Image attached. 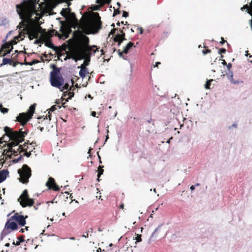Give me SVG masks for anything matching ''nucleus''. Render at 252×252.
<instances>
[{"mask_svg":"<svg viewBox=\"0 0 252 252\" xmlns=\"http://www.w3.org/2000/svg\"><path fill=\"white\" fill-rule=\"evenodd\" d=\"M8 174L9 171L7 169L0 171V183L3 182L6 179Z\"/></svg>","mask_w":252,"mask_h":252,"instance_id":"17","label":"nucleus"},{"mask_svg":"<svg viewBox=\"0 0 252 252\" xmlns=\"http://www.w3.org/2000/svg\"><path fill=\"white\" fill-rule=\"evenodd\" d=\"M32 17H20L22 19L19 23V27L20 29L24 28L26 31L30 40L33 38H38L39 34L41 33L42 29L40 26H35L32 24Z\"/></svg>","mask_w":252,"mask_h":252,"instance_id":"4","label":"nucleus"},{"mask_svg":"<svg viewBox=\"0 0 252 252\" xmlns=\"http://www.w3.org/2000/svg\"><path fill=\"white\" fill-rule=\"evenodd\" d=\"M214 80L213 79H210L209 80H208L207 81L205 85V88L206 89H210L211 88H210V86H211V82L213 81Z\"/></svg>","mask_w":252,"mask_h":252,"instance_id":"30","label":"nucleus"},{"mask_svg":"<svg viewBox=\"0 0 252 252\" xmlns=\"http://www.w3.org/2000/svg\"><path fill=\"white\" fill-rule=\"evenodd\" d=\"M0 111L2 113H6L8 112L9 109L3 107L1 104H0Z\"/></svg>","mask_w":252,"mask_h":252,"instance_id":"32","label":"nucleus"},{"mask_svg":"<svg viewBox=\"0 0 252 252\" xmlns=\"http://www.w3.org/2000/svg\"><path fill=\"white\" fill-rule=\"evenodd\" d=\"M4 130L5 135L9 138V140H11V142L7 144L8 149L4 150L3 154L11 158L12 154H9L10 153L16 156L18 152L21 153L24 150H28L29 147L27 145L28 143L26 142L23 145H19L16 150L13 148L24 140L25 137L27 134V131H22V129L18 131H13L8 126H5Z\"/></svg>","mask_w":252,"mask_h":252,"instance_id":"3","label":"nucleus"},{"mask_svg":"<svg viewBox=\"0 0 252 252\" xmlns=\"http://www.w3.org/2000/svg\"><path fill=\"white\" fill-rule=\"evenodd\" d=\"M20 205L23 207H26L27 206H32L34 204V200L32 199H31L29 197L28 192L27 189H25L20 198L18 199Z\"/></svg>","mask_w":252,"mask_h":252,"instance_id":"9","label":"nucleus"},{"mask_svg":"<svg viewBox=\"0 0 252 252\" xmlns=\"http://www.w3.org/2000/svg\"><path fill=\"white\" fill-rule=\"evenodd\" d=\"M5 228L7 229H11L12 230H16L18 228L17 223L14 220H11V217L6 222Z\"/></svg>","mask_w":252,"mask_h":252,"instance_id":"15","label":"nucleus"},{"mask_svg":"<svg viewBox=\"0 0 252 252\" xmlns=\"http://www.w3.org/2000/svg\"><path fill=\"white\" fill-rule=\"evenodd\" d=\"M124 208V204H121L120 205V209H123Z\"/></svg>","mask_w":252,"mask_h":252,"instance_id":"54","label":"nucleus"},{"mask_svg":"<svg viewBox=\"0 0 252 252\" xmlns=\"http://www.w3.org/2000/svg\"><path fill=\"white\" fill-rule=\"evenodd\" d=\"M227 77L230 82L234 84H235L237 83V81H235L233 79V72L231 71H228V72L227 74Z\"/></svg>","mask_w":252,"mask_h":252,"instance_id":"20","label":"nucleus"},{"mask_svg":"<svg viewBox=\"0 0 252 252\" xmlns=\"http://www.w3.org/2000/svg\"><path fill=\"white\" fill-rule=\"evenodd\" d=\"M27 218H28L27 216L24 217L23 215H19L18 213H15L14 215L11 216V220H14L19 225L23 226L26 223V219Z\"/></svg>","mask_w":252,"mask_h":252,"instance_id":"11","label":"nucleus"},{"mask_svg":"<svg viewBox=\"0 0 252 252\" xmlns=\"http://www.w3.org/2000/svg\"><path fill=\"white\" fill-rule=\"evenodd\" d=\"M57 107L60 108H61V106L58 105L57 106L56 105H53L52 106L50 109H49V111L48 112L49 114H50V112H54V111H55L57 108ZM48 117H49V120H51V115L49 114L48 115Z\"/></svg>","mask_w":252,"mask_h":252,"instance_id":"25","label":"nucleus"},{"mask_svg":"<svg viewBox=\"0 0 252 252\" xmlns=\"http://www.w3.org/2000/svg\"><path fill=\"white\" fill-rule=\"evenodd\" d=\"M8 24V21L6 18L0 20V26H6Z\"/></svg>","mask_w":252,"mask_h":252,"instance_id":"29","label":"nucleus"},{"mask_svg":"<svg viewBox=\"0 0 252 252\" xmlns=\"http://www.w3.org/2000/svg\"><path fill=\"white\" fill-rule=\"evenodd\" d=\"M110 0H96V4H92L89 7L86 12L82 16H99L96 11L100 10L101 8L106 4L109 3Z\"/></svg>","mask_w":252,"mask_h":252,"instance_id":"6","label":"nucleus"},{"mask_svg":"<svg viewBox=\"0 0 252 252\" xmlns=\"http://www.w3.org/2000/svg\"><path fill=\"white\" fill-rule=\"evenodd\" d=\"M226 42V41L224 39V38L223 37H221V41H220V43L221 44H224L225 42Z\"/></svg>","mask_w":252,"mask_h":252,"instance_id":"46","label":"nucleus"},{"mask_svg":"<svg viewBox=\"0 0 252 252\" xmlns=\"http://www.w3.org/2000/svg\"><path fill=\"white\" fill-rule=\"evenodd\" d=\"M57 3L56 0H48L44 3L38 4L39 7L36 9L37 3L35 0H24L23 2L16 5L17 12L19 16H50L56 14L53 9Z\"/></svg>","mask_w":252,"mask_h":252,"instance_id":"2","label":"nucleus"},{"mask_svg":"<svg viewBox=\"0 0 252 252\" xmlns=\"http://www.w3.org/2000/svg\"><path fill=\"white\" fill-rule=\"evenodd\" d=\"M92 150V148H90L89 150V151L88 152V153L89 154V157H91V150Z\"/></svg>","mask_w":252,"mask_h":252,"instance_id":"51","label":"nucleus"},{"mask_svg":"<svg viewBox=\"0 0 252 252\" xmlns=\"http://www.w3.org/2000/svg\"><path fill=\"white\" fill-rule=\"evenodd\" d=\"M29 226H26L25 228L21 229V230H20V232L21 233H24L25 232V230L28 231L29 230Z\"/></svg>","mask_w":252,"mask_h":252,"instance_id":"41","label":"nucleus"},{"mask_svg":"<svg viewBox=\"0 0 252 252\" xmlns=\"http://www.w3.org/2000/svg\"><path fill=\"white\" fill-rule=\"evenodd\" d=\"M122 16H128V12L125 11H123Z\"/></svg>","mask_w":252,"mask_h":252,"instance_id":"47","label":"nucleus"},{"mask_svg":"<svg viewBox=\"0 0 252 252\" xmlns=\"http://www.w3.org/2000/svg\"><path fill=\"white\" fill-rule=\"evenodd\" d=\"M200 185V184H199V183H196L195 185L196 186H199Z\"/></svg>","mask_w":252,"mask_h":252,"instance_id":"64","label":"nucleus"},{"mask_svg":"<svg viewBox=\"0 0 252 252\" xmlns=\"http://www.w3.org/2000/svg\"><path fill=\"white\" fill-rule=\"evenodd\" d=\"M135 47L134 45V43L131 42H129L127 45L123 49V52L125 53V54H127L129 50L132 47Z\"/></svg>","mask_w":252,"mask_h":252,"instance_id":"18","label":"nucleus"},{"mask_svg":"<svg viewBox=\"0 0 252 252\" xmlns=\"http://www.w3.org/2000/svg\"><path fill=\"white\" fill-rule=\"evenodd\" d=\"M102 252L101 249L100 248H98V250H97V252Z\"/></svg>","mask_w":252,"mask_h":252,"instance_id":"59","label":"nucleus"},{"mask_svg":"<svg viewBox=\"0 0 252 252\" xmlns=\"http://www.w3.org/2000/svg\"><path fill=\"white\" fill-rule=\"evenodd\" d=\"M69 95V98H71L74 95V93L73 92H69V94H68Z\"/></svg>","mask_w":252,"mask_h":252,"instance_id":"48","label":"nucleus"},{"mask_svg":"<svg viewBox=\"0 0 252 252\" xmlns=\"http://www.w3.org/2000/svg\"><path fill=\"white\" fill-rule=\"evenodd\" d=\"M222 64L223 65H227V63H226V62H225V60H222Z\"/></svg>","mask_w":252,"mask_h":252,"instance_id":"53","label":"nucleus"},{"mask_svg":"<svg viewBox=\"0 0 252 252\" xmlns=\"http://www.w3.org/2000/svg\"><path fill=\"white\" fill-rule=\"evenodd\" d=\"M91 47L92 48V50L91 51V54L92 52H93L94 53H95L96 51H98V48H96V46L93 45V46H91Z\"/></svg>","mask_w":252,"mask_h":252,"instance_id":"34","label":"nucleus"},{"mask_svg":"<svg viewBox=\"0 0 252 252\" xmlns=\"http://www.w3.org/2000/svg\"><path fill=\"white\" fill-rule=\"evenodd\" d=\"M20 175V181L23 184H27L29 182V179L31 176V169L27 165L24 164L21 169L18 170Z\"/></svg>","mask_w":252,"mask_h":252,"instance_id":"8","label":"nucleus"},{"mask_svg":"<svg viewBox=\"0 0 252 252\" xmlns=\"http://www.w3.org/2000/svg\"><path fill=\"white\" fill-rule=\"evenodd\" d=\"M100 51H101V52L102 54H104V53L103 50L101 49V50H100Z\"/></svg>","mask_w":252,"mask_h":252,"instance_id":"63","label":"nucleus"},{"mask_svg":"<svg viewBox=\"0 0 252 252\" xmlns=\"http://www.w3.org/2000/svg\"><path fill=\"white\" fill-rule=\"evenodd\" d=\"M120 33L117 34L114 38V41L118 42V46H120L124 40H126L125 33L121 30H120Z\"/></svg>","mask_w":252,"mask_h":252,"instance_id":"13","label":"nucleus"},{"mask_svg":"<svg viewBox=\"0 0 252 252\" xmlns=\"http://www.w3.org/2000/svg\"><path fill=\"white\" fill-rule=\"evenodd\" d=\"M87 68L86 67H84V68H82L79 73L80 77L82 78H84L87 73Z\"/></svg>","mask_w":252,"mask_h":252,"instance_id":"24","label":"nucleus"},{"mask_svg":"<svg viewBox=\"0 0 252 252\" xmlns=\"http://www.w3.org/2000/svg\"><path fill=\"white\" fill-rule=\"evenodd\" d=\"M18 63V62H14L12 63L11 65H12L13 67H15L17 64Z\"/></svg>","mask_w":252,"mask_h":252,"instance_id":"49","label":"nucleus"},{"mask_svg":"<svg viewBox=\"0 0 252 252\" xmlns=\"http://www.w3.org/2000/svg\"><path fill=\"white\" fill-rule=\"evenodd\" d=\"M227 65V68H228V70L229 71H230V68H231L232 67V64L230 63H229L228 64L226 65Z\"/></svg>","mask_w":252,"mask_h":252,"instance_id":"45","label":"nucleus"},{"mask_svg":"<svg viewBox=\"0 0 252 252\" xmlns=\"http://www.w3.org/2000/svg\"><path fill=\"white\" fill-rule=\"evenodd\" d=\"M242 11H247L250 16H252V0L249 4L244 5L241 8Z\"/></svg>","mask_w":252,"mask_h":252,"instance_id":"16","label":"nucleus"},{"mask_svg":"<svg viewBox=\"0 0 252 252\" xmlns=\"http://www.w3.org/2000/svg\"><path fill=\"white\" fill-rule=\"evenodd\" d=\"M135 240H136V242H141V235L137 234V236L135 238Z\"/></svg>","mask_w":252,"mask_h":252,"instance_id":"37","label":"nucleus"},{"mask_svg":"<svg viewBox=\"0 0 252 252\" xmlns=\"http://www.w3.org/2000/svg\"><path fill=\"white\" fill-rule=\"evenodd\" d=\"M226 52V49L224 48H221L219 50V53L220 54L222 53H225Z\"/></svg>","mask_w":252,"mask_h":252,"instance_id":"40","label":"nucleus"},{"mask_svg":"<svg viewBox=\"0 0 252 252\" xmlns=\"http://www.w3.org/2000/svg\"><path fill=\"white\" fill-rule=\"evenodd\" d=\"M65 104V102H63V103H62V106H63V107H65V106H64V104Z\"/></svg>","mask_w":252,"mask_h":252,"instance_id":"62","label":"nucleus"},{"mask_svg":"<svg viewBox=\"0 0 252 252\" xmlns=\"http://www.w3.org/2000/svg\"><path fill=\"white\" fill-rule=\"evenodd\" d=\"M22 157H23V156H22V155H20V157H19L17 159H15V160H14V161L15 162H18L20 160H21V159H22Z\"/></svg>","mask_w":252,"mask_h":252,"instance_id":"44","label":"nucleus"},{"mask_svg":"<svg viewBox=\"0 0 252 252\" xmlns=\"http://www.w3.org/2000/svg\"><path fill=\"white\" fill-rule=\"evenodd\" d=\"M211 52V51L210 49H206L205 50L202 51V53L204 55L207 54L208 53H210Z\"/></svg>","mask_w":252,"mask_h":252,"instance_id":"39","label":"nucleus"},{"mask_svg":"<svg viewBox=\"0 0 252 252\" xmlns=\"http://www.w3.org/2000/svg\"><path fill=\"white\" fill-rule=\"evenodd\" d=\"M190 189L191 191H193L195 189V186L192 185L190 187Z\"/></svg>","mask_w":252,"mask_h":252,"instance_id":"52","label":"nucleus"},{"mask_svg":"<svg viewBox=\"0 0 252 252\" xmlns=\"http://www.w3.org/2000/svg\"><path fill=\"white\" fill-rule=\"evenodd\" d=\"M25 153L24 154L23 156H26L27 157H30L31 155V151L29 152H28V150H24Z\"/></svg>","mask_w":252,"mask_h":252,"instance_id":"36","label":"nucleus"},{"mask_svg":"<svg viewBox=\"0 0 252 252\" xmlns=\"http://www.w3.org/2000/svg\"><path fill=\"white\" fill-rule=\"evenodd\" d=\"M117 30L116 29H114L113 30H112V31H111V32H110V33H111V34H114V33H115V30Z\"/></svg>","mask_w":252,"mask_h":252,"instance_id":"57","label":"nucleus"},{"mask_svg":"<svg viewBox=\"0 0 252 252\" xmlns=\"http://www.w3.org/2000/svg\"><path fill=\"white\" fill-rule=\"evenodd\" d=\"M46 186L48 189H52L54 191H58L60 188L56 184L55 179L52 177H49L48 181L46 183Z\"/></svg>","mask_w":252,"mask_h":252,"instance_id":"12","label":"nucleus"},{"mask_svg":"<svg viewBox=\"0 0 252 252\" xmlns=\"http://www.w3.org/2000/svg\"><path fill=\"white\" fill-rule=\"evenodd\" d=\"M52 36V35L51 33L46 32L44 34V38L43 42L45 43V46L48 47L49 48H50L51 49H55L56 47L54 45L52 41L50 39V38Z\"/></svg>","mask_w":252,"mask_h":252,"instance_id":"14","label":"nucleus"},{"mask_svg":"<svg viewBox=\"0 0 252 252\" xmlns=\"http://www.w3.org/2000/svg\"><path fill=\"white\" fill-rule=\"evenodd\" d=\"M85 59V61L83 64H85V66H87L89 65L90 61V58H84Z\"/></svg>","mask_w":252,"mask_h":252,"instance_id":"33","label":"nucleus"},{"mask_svg":"<svg viewBox=\"0 0 252 252\" xmlns=\"http://www.w3.org/2000/svg\"><path fill=\"white\" fill-rule=\"evenodd\" d=\"M84 67H86V66H85V64H82L81 65V66H80L81 69L82 68H84Z\"/></svg>","mask_w":252,"mask_h":252,"instance_id":"58","label":"nucleus"},{"mask_svg":"<svg viewBox=\"0 0 252 252\" xmlns=\"http://www.w3.org/2000/svg\"><path fill=\"white\" fill-rule=\"evenodd\" d=\"M17 42L15 40H11L10 42H5L2 44L0 49V57L5 56L7 54L10 53L13 49V45L17 44Z\"/></svg>","mask_w":252,"mask_h":252,"instance_id":"10","label":"nucleus"},{"mask_svg":"<svg viewBox=\"0 0 252 252\" xmlns=\"http://www.w3.org/2000/svg\"><path fill=\"white\" fill-rule=\"evenodd\" d=\"M69 12L68 9H63L61 11V14L62 16H75L74 13H72V14L69 15L68 13Z\"/></svg>","mask_w":252,"mask_h":252,"instance_id":"23","label":"nucleus"},{"mask_svg":"<svg viewBox=\"0 0 252 252\" xmlns=\"http://www.w3.org/2000/svg\"><path fill=\"white\" fill-rule=\"evenodd\" d=\"M44 129V127H40V130L41 131H42Z\"/></svg>","mask_w":252,"mask_h":252,"instance_id":"61","label":"nucleus"},{"mask_svg":"<svg viewBox=\"0 0 252 252\" xmlns=\"http://www.w3.org/2000/svg\"><path fill=\"white\" fill-rule=\"evenodd\" d=\"M36 106V104L34 103L30 107L26 113H20L19 116L16 117V121L19 122L22 126L25 125L32 118L34 113Z\"/></svg>","mask_w":252,"mask_h":252,"instance_id":"7","label":"nucleus"},{"mask_svg":"<svg viewBox=\"0 0 252 252\" xmlns=\"http://www.w3.org/2000/svg\"><path fill=\"white\" fill-rule=\"evenodd\" d=\"M91 115L93 117H96V112L95 111H93L91 113Z\"/></svg>","mask_w":252,"mask_h":252,"instance_id":"50","label":"nucleus"},{"mask_svg":"<svg viewBox=\"0 0 252 252\" xmlns=\"http://www.w3.org/2000/svg\"><path fill=\"white\" fill-rule=\"evenodd\" d=\"M68 87H69V85L67 83H65L64 85V86H62L61 90L62 91L64 90H67L68 89Z\"/></svg>","mask_w":252,"mask_h":252,"instance_id":"35","label":"nucleus"},{"mask_svg":"<svg viewBox=\"0 0 252 252\" xmlns=\"http://www.w3.org/2000/svg\"><path fill=\"white\" fill-rule=\"evenodd\" d=\"M117 52L118 53L119 56L121 57H122L123 56V54L125 53L124 52H123V51H121V50L119 49L117 50Z\"/></svg>","mask_w":252,"mask_h":252,"instance_id":"43","label":"nucleus"},{"mask_svg":"<svg viewBox=\"0 0 252 252\" xmlns=\"http://www.w3.org/2000/svg\"><path fill=\"white\" fill-rule=\"evenodd\" d=\"M137 31L140 33L142 34L143 32V29L142 27H137Z\"/></svg>","mask_w":252,"mask_h":252,"instance_id":"38","label":"nucleus"},{"mask_svg":"<svg viewBox=\"0 0 252 252\" xmlns=\"http://www.w3.org/2000/svg\"><path fill=\"white\" fill-rule=\"evenodd\" d=\"M39 63V61L37 60H33L31 62H27L25 61V64L26 65H32L33 64H36L37 63Z\"/></svg>","mask_w":252,"mask_h":252,"instance_id":"28","label":"nucleus"},{"mask_svg":"<svg viewBox=\"0 0 252 252\" xmlns=\"http://www.w3.org/2000/svg\"><path fill=\"white\" fill-rule=\"evenodd\" d=\"M158 64H160V62H157V63H156V65L154 66V67H155V66H157V67H158Z\"/></svg>","mask_w":252,"mask_h":252,"instance_id":"56","label":"nucleus"},{"mask_svg":"<svg viewBox=\"0 0 252 252\" xmlns=\"http://www.w3.org/2000/svg\"><path fill=\"white\" fill-rule=\"evenodd\" d=\"M120 13H121V12H120V11L119 10H118V9L117 10H115V11L114 12V13H113L112 16H116V15H117L118 14H120Z\"/></svg>","mask_w":252,"mask_h":252,"instance_id":"42","label":"nucleus"},{"mask_svg":"<svg viewBox=\"0 0 252 252\" xmlns=\"http://www.w3.org/2000/svg\"><path fill=\"white\" fill-rule=\"evenodd\" d=\"M44 34H42L40 36V37L38 38H36V40H35L34 43L35 44H39V43H43L44 41Z\"/></svg>","mask_w":252,"mask_h":252,"instance_id":"26","label":"nucleus"},{"mask_svg":"<svg viewBox=\"0 0 252 252\" xmlns=\"http://www.w3.org/2000/svg\"><path fill=\"white\" fill-rule=\"evenodd\" d=\"M18 241H16L15 245L19 246L20 244L24 241V236L21 235L18 237Z\"/></svg>","mask_w":252,"mask_h":252,"instance_id":"27","label":"nucleus"},{"mask_svg":"<svg viewBox=\"0 0 252 252\" xmlns=\"http://www.w3.org/2000/svg\"><path fill=\"white\" fill-rule=\"evenodd\" d=\"M13 63V61L11 59L8 58H3L2 60V63L0 64V65H6V64H11Z\"/></svg>","mask_w":252,"mask_h":252,"instance_id":"19","label":"nucleus"},{"mask_svg":"<svg viewBox=\"0 0 252 252\" xmlns=\"http://www.w3.org/2000/svg\"><path fill=\"white\" fill-rule=\"evenodd\" d=\"M103 166L99 165L98 167V173H97V180L98 181H99V178L100 177L101 175L103 174L104 170L103 169Z\"/></svg>","mask_w":252,"mask_h":252,"instance_id":"22","label":"nucleus"},{"mask_svg":"<svg viewBox=\"0 0 252 252\" xmlns=\"http://www.w3.org/2000/svg\"><path fill=\"white\" fill-rule=\"evenodd\" d=\"M22 36H24V33H22V32H21L19 33V35L18 36H15L14 38V39L12 40H15L17 42V40L18 41H19V38H21V40H22L23 38H22Z\"/></svg>","mask_w":252,"mask_h":252,"instance_id":"31","label":"nucleus"},{"mask_svg":"<svg viewBox=\"0 0 252 252\" xmlns=\"http://www.w3.org/2000/svg\"><path fill=\"white\" fill-rule=\"evenodd\" d=\"M60 73V68L55 66L53 67V70L50 72V80L52 86L61 89L62 86L63 85L64 80Z\"/></svg>","mask_w":252,"mask_h":252,"instance_id":"5","label":"nucleus"},{"mask_svg":"<svg viewBox=\"0 0 252 252\" xmlns=\"http://www.w3.org/2000/svg\"><path fill=\"white\" fill-rule=\"evenodd\" d=\"M93 233V229L92 227L89 228L86 232H85L83 235H82V237L85 238H88L89 236V234L90 236H92V234Z\"/></svg>","mask_w":252,"mask_h":252,"instance_id":"21","label":"nucleus"},{"mask_svg":"<svg viewBox=\"0 0 252 252\" xmlns=\"http://www.w3.org/2000/svg\"><path fill=\"white\" fill-rule=\"evenodd\" d=\"M35 19L37 20H40V19H41L42 18V17H40V16H39V17H34Z\"/></svg>","mask_w":252,"mask_h":252,"instance_id":"55","label":"nucleus"},{"mask_svg":"<svg viewBox=\"0 0 252 252\" xmlns=\"http://www.w3.org/2000/svg\"><path fill=\"white\" fill-rule=\"evenodd\" d=\"M10 246V244L9 243H6L5 244V246L6 247H9Z\"/></svg>","mask_w":252,"mask_h":252,"instance_id":"60","label":"nucleus"},{"mask_svg":"<svg viewBox=\"0 0 252 252\" xmlns=\"http://www.w3.org/2000/svg\"><path fill=\"white\" fill-rule=\"evenodd\" d=\"M67 22L66 26L62 28V33L56 32L60 38H67L71 32V29L78 28L73 32L76 48L71 55H67L66 59H72L75 62L91 57L92 48L89 45L90 39L84 34H94L102 28L101 17H81L80 20L77 17H63Z\"/></svg>","mask_w":252,"mask_h":252,"instance_id":"1","label":"nucleus"}]
</instances>
